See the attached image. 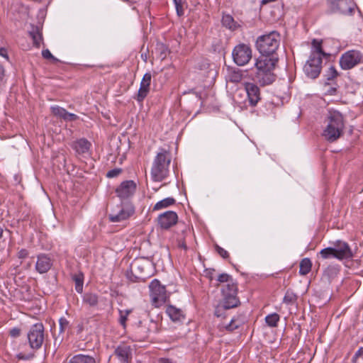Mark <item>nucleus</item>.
I'll return each instance as SVG.
<instances>
[{
	"label": "nucleus",
	"instance_id": "1",
	"mask_svg": "<svg viewBox=\"0 0 363 363\" xmlns=\"http://www.w3.org/2000/svg\"><path fill=\"white\" fill-rule=\"evenodd\" d=\"M280 43V35L277 31L259 36L255 46L261 55L256 60L254 81L261 86L272 84L277 79L274 70L279 58L276 53Z\"/></svg>",
	"mask_w": 363,
	"mask_h": 363
},
{
	"label": "nucleus",
	"instance_id": "2",
	"mask_svg": "<svg viewBox=\"0 0 363 363\" xmlns=\"http://www.w3.org/2000/svg\"><path fill=\"white\" fill-rule=\"evenodd\" d=\"M325 122L327 124L322 136L329 143L336 142L344 133L345 125L343 115L338 111H330Z\"/></svg>",
	"mask_w": 363,
	"mask_h": 363
},
{
	"label": "nucleus",
	"instance_id": "3",
	"mask_svg": "<svg viewBox=\"0 0 363 363\" xmlns=\"http://www.w3.org/2000/svg\"><path fill=\"white\" fill-rule=\"evenodd\" d=\"M172 155L169 150L160 148L155 155L150 170L152 180L162 182L169 174Z\"/></svg>",
	"mask_w": 363,
	"mask_h": 363
},
{
	"label": "nucleus",
	"instance_id": "4",
	"mask_svg": "<svg viewBox=\"0 0 363 363\" xmlns=\"http://www.w3.org/2000/svg\"><path fill=\"white\" fill-rule=\"evenodd\" d=\"M153 264L149 258L139 257L135 259L127 272V278L132 282H144L151 276Z\"/></svg>",
	"mask_w": 363,
	"mask_h": 363
},
{
	"label": "nucleus",
	"instance_id": "5",
	"mask_svg": "<svg viewBox=\"0 0 363 363\" xmlns=\"http://www.w3.org/2000/svg\"><path fill=\"white\" fill-rule=\"evenodd\" d=\"M333 244V247H325L320 251L319 254L323 259L335 258L338 260H343L350 259L354 257L347 242L338 240Z\"/></svg>",
	"mask_w": 363,
	"mask_h": 363
},
{
	"label": "nucleus",
	"instance_id": "6",
	"mask_svg": "<svg viewBox=\"0 0 363 363\" xmlns=\"http://www.w3.org/2000/svg\"><path fill=\"white\" fill-rule=\"evenodd\" d=\"M195 79L199 82H203V86H210L215 83L217 71L215 65L206 59L200 60L194 67Z\"/></svg>",
	"mask_w": 363,
	"mask_h": 363
},
{
	"label": "nucleus",
	"instance_id": "7",
	"mask_svg": "<svg viewBox=\"0 0 363 363\" xmlns=\"http://www.w3.org/2000/svg\"><path fill=\"white\" fill-rule=\"evenodd\" d=\"M149 289L151 302L155 307H160L168 300L166 287L162 285L158 279H153L149 285Z\"/></svg>",
	"mask_w": 363,
	"mask_h": 363
},
{
	"label": "nucleus",
	"instance_id": "8",
	"mask_svg": "<svg viewBox=\"0 0 363 363\" xmlns=\"http://www.w3.org/2000/svg\"><path fill=\"white\" fill-rule=\"evenodd\" d=\"M135 213V207L129 201H121L120 205L112 208L108 214L111 222L118 223L128 219Z\"/></svg>",
	"mask_w": 363,
	"mask_h": 363
},
{
	"label": "nucleus",
	"instance_id": "9",
	"mask_svg": "<svg viewBox=\"0 0 363 363\" xmlns=\"http://www.w3.org/2000/svg\"><path fill=\"white\" fill-rule=\"evenodd\" d=\"M245 94H247L249 104L252 107L256 106L258 102L261 100L260 89L255 83H245V89L237 91L233 96V101L235 103L241 104V101L238 100V97H242Z\"/></svg>",
	"mask_w": 363,
	"mask_h": 363
},
{
	"label": "nucleus",
	"instance_id": "10",
	"mask_svg": "<svg viewBox=\"0 0 363 363\" xmlns=\"http://www.w3.org/2000/svg\"><path fill=\"white\" fill-rule=\"evenodd\" d=\"M252 57V50L250 46L245 43H239L232 51V58L235 64L238 66L247 65Z\"/></svg>",
	"mask_w": 363,
	"mask_h": 363
},
{
	"label": "nucleus",
	"instance_id": "11",
	"mask_svg": "<svg viewBox=\"0 0 363 363\" xmlns=\"http://www.w3.org/2000/svg\"><path fill=\"white\" fill-rule=\"evenodd\" d=\"M214 316L222 321L227 317V292L223 286L216 293L213 301Z\"/></svg>",
	"mask_w": 363,
	"mask_h": 363
},
{
	"label": "nucleus",
	"instance_id": "12",
	"mask_svg": "<svg viewBox=\"0 0 363 363\" xmlns=\"http://www.w3.org/2000/svg\"><path fill=\"white\" fill-rule=\"evenodd\" d=\"M327 4L331 13L342 15H352L356 6L353 0H327Z\"/></svg>",
	"mask_w": 363,
	"mask_h": 363
},
{
	"label": "nucleus",
	"instance_id": "13",
	"mask_svg": "<svg viewBox=\"0 0 363 363\" xmlns=\"http://www.w3.org/2000/svg\"><path fill=\"white\" fill-rule=\"evenodd\" d=\"M361 55L359 51L350 50L345 52L340 58V65L342 69L353 68L360 62Z\"/></svg>",
	"mask_w": 363,
	"mask_h": 363
},
{
	"label": "nucleus",
	"instance_id": "14",
	"mask_svg": "<svg viewBox=\"0 0 363 363\" xmlns=\"http://www.w3.org/2000/svg\"><path fill=\"white\" fill-rule=\"evenodd\" d=\"M137 185L133 180H125L116 189V194L118 198L123 200L128 199L132 197L136 191Z\"/></svg>",
	"mask_w": 363,
	"mask_h": 363
},
{
	"label": "nucleus",
	"instance_id": "15",
	"mask_svg": "<svg viewBox=\"0 0 363 363\" xmlns=\"http://www.w3.org/2000/svg\"><path fill=\"white\" fill-rule=\"evenodd\" d=\"M323 60L309 57L303 67L305 74L311 79L318 78L321 72Z\"/></svg>",
	"mask_w": 363,
	"mask_h": 363
},
{
	"label": "nucleus",
	"instance_id": "16",
	"mask_svg": "<svg viewBox=\"0 0 363 363\" xmlns=\"http://www.w3.org/2000/svg\"><path fill=\"white\" fill-rule=\"evenodd\" d=\"M152 74L150 72H146L140 82V88L134 99L138 103H143L150 91Z\"/></svg>",
	"mask_w": 363,
	"mask_h": 363
},
{
	"label": "nucleus",
	"instance_id": "17",
	"mask_svg": "<svg viewBox=\"0 0 363 363\" xmlns=\"http://www.w3.org/2000/svg\"><path fill=\"white\" fill-rule=\"evenodd\" d=\"M178 221V216L175 211H167L157 217L158 225L163 230H168Z\"/></svg>",
	"mask_w": 363,
	"mask_h": 363
},
{
	"label": "nucleus",
	"instance_id": "18",
	"mask_svg": "<svg viewBox=\"0 0 363 363\" xmlns=\"http://www.w3.org/2000/svg\"><path fill=\"white\" fill-rule=\"evenodd\" d=\"M43 342H24L21 345V349H24L28 350L30 349V351L28 352H21L17 354L16 357L18 359L23 360H28L33 357L34 352L35 350H38L42 347V344Z\"/></svg>",
	"mask_w": 363,
	"mask_h": 363
},
{
	"label": "nucleus",
	"instance_id": "19",
	"mask_svg": "<svg viewBox=\"0 0 363 363\" xmlns=\"http://www.w3.org/2000/svg\"><path fill=\"white\" fill-rule=\"evenodd\" d=\"M238 291V284L231 276L228 275V309L238 306L240 304L237 297Z\"/></svg>",
	"mask_w": 363,
	"mask_h": 363
},
{
	"label": "nucleus",
	"instance_id": "20",
	"mask_svg": "<svg viewBox=\"0 0 363 363\" xmlns=\"http://www.w3.org/2000/svg\"><path fill=\"white\" fill-rule=\"evenodd\" d=\"M53 262L48 255L41 253L37 255L35 269L40 274L48 272L52 267Z\"/></svg>",
	"mask_w": 363,
	"mask_h": 363
},
{
	"label": "nucleus",
	"instance_id": "21",
	"mask_svg": "<svg viewBox=\"0 0 363 363\" xmlns=\"http://www.w3.org/2000/svg\"><path fill=\"white\" fill-rule=\"evenodd\" d=\"M134 349L125 344L123 342L115 350V354L118 357L121 362L123 363H129L133 358V352Z\"/></svg>",
	"mask_w": 363,
	"mask_h": 363
},
{
	"label": "nucleus",
	"instance_id": "22",
	"mask_svg": "<svg viewBox=\"0 0 363 363\" xmlns=\"http://www.w3.org/2000/svg\"><path fill=\"white\" fill-rule=\"evenodd\" d=\"M45 329L42 323L33 325L28 332V340H44Z\"/></svg>",
	"mask_w": 363,
	"mask_h": 363
},
{
	"label": "nucleus",
	"instance_id": "23",
	"mask_svg": "<svg viewBox=\"0 0 363 363\" xmlns=\"http://www.w3.org/2000/svg\"><path fill=\"white\" fill-rule=\"evenodd\" d=\"M71 147L77 153L82 155L89 151L91 143L86 138H82L74 141Z\"/></svg>",
	"mask_w": 363,
	"mask_h": 363
},
{
	"label": "nucleus",
	"instance_id": "24",
	"mask_svg": "<svg viewBox=\"0 0 363 363\" xmlns=\"http://www.w3.org/2000/svg\"><path fill=\"white\" fill-rule=\"evenodd\" d=\"M165 312L173 322H181L185 318L184 312L172 305H167Z\"/></svg>",
	"mask_w": 363,
	"mask_h": 363
},
{
	"label": "nucleus",
	"instance_id": "25",
	"mask_svg": "<svg viewBox=\"0 0 363 363\" xmlns=\"http://www.w3.org/2000/svg\"><path fill=\"white\" fill-rule=\"evenodd\" d=\"M29 35L33 40V45L39 48L40 47V44L43 40L42 30L40 27L37 26H32L31 30H29Z\"/></svg>",
	"mask_w": 363,
	"mask_h": 363
},
{
	"label": "nucleus",
	"instance_id": "26",
	"mask_svg": "<svg viewBox=\"0 0 363 363\" xmlns=\"http://www.w3.org/2000/svg\"><path fill=\"white\" fill-rule=\"evenodd\" d=\"M326 55V54L323 50L322 48V42L319 41L316 39L313 40L312 41V50L311 52V55L309 57L322 60V57Z\"/></svg>",
	"mask_w": 363,
	"mask_h": 363
},
{
	"label": "nucleus",
	"instance_id": "27",
	"mask_svg": "<svg viewBox=\"0 0 363 363\" xmlns=\"http://www.w3.org/2000/svg\"><path fill=\"white\" fill-rule=\"evenodd\" d=\"M142 314H144L143 311L132 308V312L130 313L128 320L130 326L132 328V329H133L137 325H139L140 324H143L141 316Z\"/></svg>",
	"mask_w": 363,
	"mask_h": 363
},
{
	"label": "nucleus",
	"instance_id": "28",
	"mask_svg": "<svg viewBox=\"0 0 363 363\" xmlns=\"http://www.w3.org/2000/svg\"><path fill=\"white\" fill-rule=\"evenodd\" d=\"M244 72L237 68L228 67V80L232 82H240L242 79Z\"/></svg>",
	"mask_w": 363,
	"mask_h": 363
},
{
	"label": "nucleus",
	"instance_id": "29",
	"mask_svg": "<svg viewBox=\"0 0 363 363\" xmlns=\"http://www.w3.org/2000/svg\"><path fill=\"white\" fill-rule=\"evenodd\" d=\"M83 303L91 307H95L99 303V296L95 293L86 292L82 298Z\"/></svg>",
	"mask_w": 363,
	"mask_h": 363
},
{
	"label": "nucleus",
	"instance_id": "30",
	"mask_svg": "<svg viewBox=\"0 0 363 363\" xmlns=\"http://www.w3.org/2000/svg\"><path fill=\"white\" fill-rule=\"evenodd\" d=\"M69 363H96L95 359L89 355L82 354L74 355Z\"/></svg>",
	"mask_w": 363,
	"mask_h": 363
},
{
	"label": "nucleus",
	"instance_id": "31",
	"mask_svg": "<svg viewBox=\"0 0 363 363\" xmlns=\"http://www.w3.org/2000/svg\"><path fill=\"white\" fill-rule=\"evenodd\" d=\"M176 203V200L172 197L165 198L157 203L153 207V211H159L162 208H168Z\"/></svg>",
	"mask_w": 363,
	"mask_h": 363
},
{
	"label": "nucleus",
	"instance_id": "32",
	"mask_svg": "<svg viewBox=\"0 0 363 363\" xmlns=\"http://www.w3.org/2000/svg\"><path fill=\"white\" fill-rule=\"evenodd\" d=\"M131 312L132 308L125 310L118 309V323L123 327V329H125L128 325L127 322H128L129 320L130 313Z\"/></svg>",
	"mask_w": 363,
	"mask_h": 363
},
{
	"label": "nucleus",
	"instance_id": "33",
	"mask_svg": "<svg viewBox=\"0 0 363 363\" xmlns=\"http://www.w3.org/2000/svg\"><path fill=\"white\" fill-rule=\"evenodd\" d=\"M133 330H134L135 333L138 335L140 337L139 340H145V339L148 337L147 334L150 332V330L143 320V324L137 325Z\"/></svg>",
	"mask_w": 363,
	"mask_h": 363
},
{
	"label": "nucleus",
	"instance_id": "34",
	"mask_svg": "<svg viewBox=\"0 0 363 363\" xmlns=\"http://www.w3.org/2000/svg\"><path fill=\"white\" fill-rule=\"evenodd\" d=\"M72 278L75 284L76 291L79 294H82L83 291V284L84 279V274L82 272L74 274V275H72Z\"/></svg>",
	"mask_w": 363,
	"mask_h": 363
},
{
	"label": "nucleus",
	"instance_id": "35",
	"mask_svg": "<svg viewBox=\"0 0 363 363\" xmlns=\"http://www.w3.org/2000/svg\"><path fill=\"white\" fill-rule=\"evenodd\" d=\"M245 316L240 315L237 318H232L230 322L228 323V331H233L235 329H238L242 327L245 322Z\"/></svg>",
	"mask_w": 363,
	"mask_h": 363
},
{
	"label": "nucleus",
	"instance_id": "36",
	"mask_svg": "<svg viewBox=\"0 0 363 363\" xmlns=\"http://www.w3.org/2000/svg\"><path fill=\"white\" fill-rule=\"evenodd\" d=\"M312 262L309 258H303L301 259L299 266V274L301 275H306L311 270Z\"/></svg>",
	"mask_w": 363,
	"mask_h": 363
},
{
	"label": "nucleus",
	"instance_id": "37",
	"mask_svg": "<svg viewBox=\"0 0 363 363\" xmlns=\"http://www.w3.org/2000/svg\"><path fill=\"white\" fill-rule=\"evenodd\" d=\"M279 320L280 316L277 313H270L265 317V322L269 327H277Z\"/></svg>",
	"mask_w": 363,
	"mask_h": 363
},
{
	"label": "nucleus",
	"instance_id": "38",
	"mask_svg": "<svg viewBox=\"0 0 363 363\" xmlns=\"http://www.w3.org/2000/svg\"><path fill=\"white\" fill-rule=\"evenodd\" d=\"M50 111L53 116L62 120H64L67 111L65 108L57 105L51 106Z\"/></svg>",
	"mask_w": 363,
	"mask_h": 363
},
{
	"label": "nucleus",
	"instance_id": "39",
	"mask_svg": "<svg viewBox=\"0 0 363 363\" xmlns=\"http://www.w3.org/2000/svg\"><path fill=\"white\" fill-rule=\"evenodd\" d=\"M298 296L291 289H288L284 296L283 303L286 304H294L297 301Z\"/></svg>",
	"mask_w": 363,
	"mask_h": 363
},
{
	"label": "nucleus",
	"instance_id": "40",
	"mask_svg": "<svg viewBox=\"0 0 363 363\" xmlns=\"http://www.w3.org/2000/svg\"><path fill=\"white\" fill-rule=\"evenodd\" d=\"M69 329V321L65 317H61L59 319V333H60V334L66 332Z\"/></svg>",
	"mask_w": 363,
	"mask_h": 363
},
{
	"label": "nucleus",
	"instance_id": "41",
	"mask_svg": "<svg viewBox=\"0 0 363 363\" xmlns=\"http://www.w3.org/2000/svg\"><path fill=\"white\" fill-rule=\"evenodd\" d=\"M339 75L337 71L336 70L335 67L334 66H330L328 71L326 72V74H325V77L326 80L330 81L335 79Z\"/></svg>",
	"mask_w": 363,
	"mask_h": 363
},
{
	"label": "nucleus",
	"instance_id": "42",
	"mask_svg": "<svg viewBox=\"0 0 363 363\" xmlns=\"http://www.w3.org/2000/svg\"><path fill=\"white\" fill-rule=\"evenodd\" d=\"M42 56L45 59L50 60L53 63H57L60 62V60L57 58L52 55V54L48 49H45L42 51Z\"/></svg>",
	"mask_w": 363,
	"mask_h": 363
},
{
	"label": "nucleus",
	"instance_id": "43",
	"mask_svg": "<svg viewBox=\"0 0 363 363\" xmlns=\"http://www.w3.org/2000/svg\"><path fill=\"white\" fill-rule=\"evenodd\" d=\"M173 1L175 5L177 16H182L184 14V11L183 9L182 0H173Z\"/></svg>",
	"mask_w": 363,
	"mask_h": 363
},
{
	"label": "nucleus",
	"instance_id": "44",
	"mask_svg": "<svg viewBox=\"0 0 363 363\" xmlns=\"http://www.w3.org/2000/svg\"><path fill=\"white\" fill-rule=\"evenodd\" d=\"M240 27V25L235 21L233 18L228 15V29L231 30H235Z\"/></svg>",
	"mask_w": 363,
	"mask_h": 363
},
{
	"label": "nucleus",
	"instance_id": "45",
	"mask_svg": "<svg viewBox=\"0 0 363 363\" xmlns=\"http://www.w3.org/2000/svg\"><path fill=\"white\" fill-rule=\"evenodd\" d=\"M122 172L121 168H115L111 169L106 173V177L108 178H113L118 177Z\"/></svg>",
	"mask_w": 363,
	"mask_h": 363
},
{
	"label": "nucleus",
	"instance_id": "46",
	"mask_svg": "<svg viewBox=\"0 0 363 363\" xmlns=\"http://www.w3.org/2000/svg\"><path fill=\"white\" fill-rule=\"evenodd\" d=\"M79 119V116L74 113H69L67 111L65 117L64 118L65 121H75Z\"/></svg>",
	"mask_w": 363,
	"mask_h": 363
},
{
	"label": "nucleus",
	"instance_id": "47",
	"mask_svg": "<svg viewBox=\"0 0 363 363\" xmlns=\"http://www.w3.org/2000/svg\"><path fill=\"white\" fill-rule=\"evenodd\" d=\"M21 330L18 328H13L9 330V335L12 338H17L20 336Z\"/></svg>",
	"mask_w": 363,
	"mask_h": 363
},
{
	"label": "nucleus",
	"instance_id": "48",
	"mask_svg": "<svg viewBox=\"0 0 363 363\" xmlns=\"http://www.w3.org/2000/svg\"><path fill=\"white\" fill-rule=\"evenodd\" d=\"M215 250L223 258L227 257V251L224 250L223 248L220 247L217 244L215 245Z\"/></svg>",
	"mask_w": 363,
	"mask_h": 363
},
{
	"label": "nucleus",
	"instance_id": "49",
	"mask_svg": "<svg viewBox=\"0 0 363 363\" xmlns=\"http://www.w3.org/2000/svg\"><path fill=\"white\" fill-rule=\"evenodd\" d=\"M29 252L26 249H21L17 253V257L19 259H26L28 257Z\"/></svg>",
	"mask_w": 363,
	"mask_h": 363
},
{
	"label": "nucleus",
	"instance_id": "50",
	"mask_svg": "<svg viewBox=\"0 0 363 363\" xmlns=\"http://www.w3.org/2000/svg\"><path fill=\"white\" fill-rule=\"evenodd\" d=\"M214 269H206L204 271L205 277H206L208 279H209L211 281H212L214 278Z\"/></svg>",
	"mask_w": 363,
	"mask_h": 363
},
{
	"label": "nucleus",
	"instance_id": "51",
	"mask_svg": "<svg viewBox=\"0 0 363 363\" xmlns=\"http://www.w3.org/2000/svg\"><path fill=\"white\" fill-rule=\"evenodd\" d=\"M216 280L220 283L227 282V273L220 274Z\"/></svg>",
	"mask_w": 363,
	"mask_h": 363
},
{
	"label": "nucleus",
	"instance_id": "52",
	"mask_svg": "<svg viewBox=\"0 0 363 363\" xmlns=\"http://www.w3.org/2000/svg\"><path fill=\"white\" fill-rule=\"evenodd\" d=\"M189 93H193L196 95V96L199 99V100L201 101V105H203V96H202V94L201 92H196L194 91V89H191L189 91Z\"/></svg>",
	"mask_w": 363,
	"mask_h": 363
},
{
	"label": "nucleus",
	"instance_id": "53",
	"mask_svg": "<svg viewBox=\"0 0 363 363\" xmlns=\"http://www.w3.org/2000/svg\"><path fill=\"white\" fill-rule=\"evenodd\" d=\"M157 363H176L169 358L161 357L157 360Z\"/></svg>",
	"mask_w": 363,
	"mask_h": 363
},
{
	"label": "nucleus",
	"instance_id": "54",
	"mask_svg": "<svg viewBox=\"0 0 363 363\" xmlns=\"http://www.w3.org/2000/svg\"><path fill=\"white\" fill-rule=\"evenodd\" d=\"M362 357L363 359V347H361L358 350V351L355 353L353 360H354L357 357Z\"/></svg>",
	"mask_w": 363,
	"mask_h": 363
},
{
	"label": "nucleus",
	"instance_id": "55",
	"mask_svg": "<svg viewBox=\"0 0 363 363\" xmlns=\"http://www.w3.org/2000/svg\"><path fill=\"white\" fill-rule=\"evenodd\" d=\"M0 55L6 59H9L7 50L4 48H0Z\"/></svg>",
	"mask_w": 363,
	"mask_h": 363
},
{
	"label": "nucleus",
	"instance_id": "56",
	"mask_svg": "<svg viewBox=\"0 0 363 363\" xmlns=\"http://www.w3.org/2000/svg\"><path fill=\"white\" fill-rule=\"evenodd\" d=\"M5 74V70L2 65H0V82L3 80Z\"/></svg>",
	"mask_w": 363,
	"mask_h": 363
},
{
	"label": "nucleus",
	"instance_id": "57",
	"mask_svg": "<svg viewBox=\"0 0 363 363\" xmlns=\"http://www.w3.org/2000/svg\"><path fill=\"white\" fill-rule=\"evenodd\" d=\"M179 247L184 249V250H187V245L184 241H182L179 243Z\"/></svg>",
	"mask_w": 363,
	"mask_h": 363
},
{
	"label": "nucleus",
	"instance_id": "58",
	"mask_svg": "<svg viewBox=\"0 0 363 363\" xmlns=\"http://www.w3.org/2000/svg\"><path fill=\"white\" fill-rule=\"evenodd\" d=\"M337 91V89L335 88V87H331L330 88V89L328 91V93L330 94V95H333L335 94Z\"/></svg>",
	"mask_w": 363,
	"mask_h": 363
},
{
	"label": "nucleus",
	"instance_id": "59",
	"mask_svg": "<svg viewBox=\"0 0 363 363\" xmlns=\"http://www.w3.org/2000/svg\"><path fill=\"white\" fill-rule=\"evenodd\" d=\"M222 24L224 26H227V20L225 19V16H224V14L223 15V18H222Z\"/></svg>",
	"mask_w": 363,
	"mask_h": 363
},
{
	"label": "nucleus",
	"instance_id": "60",
	"mask_svg": "<svg viewBox=\"0 0 363 363\" xmlns=\"http://www.w3.org/2000/svg\"><path fill=\"white\" fill-rule=\"evenodd\" d=\"M220 328V331H223L224 330H227V325H219L218 326Z\"/></svg>",
	"mask_w": 363,
	"mask_h": 363
},
{
	"label": "nucleus",
	"instance_id": "61",
	"mask_svg": "<svg viewBox=\"0 0 363 363\" xmlns=\"http://www.w3.org/2000/svg\"><path fill=\"white\" fill-rule=\"evenodd\" d=\"M275 0H262V3L263 4H267V3H269V2H272V1H274Z\"/></svg>",
	"mask_w": 363,
	"mask_h": 363
},
{
	"label": "nucleus",
	"instance_id": "62",
	"mask_svg": "<svg viewBox=\"0 0 363 363\" xmlns=\"http://www.w3.org/2000/svg\"><path fill=\"white\" fill-rule=\"evenodd\" d=\"M53 336H54L55 339H57L59 337H55V334H53Z\"/></svg>",
	"mask_w": 363,
	"mask_h": 363
}]
</instances>
